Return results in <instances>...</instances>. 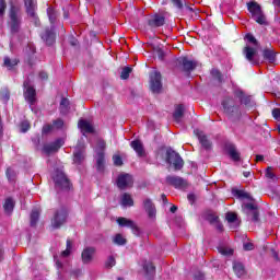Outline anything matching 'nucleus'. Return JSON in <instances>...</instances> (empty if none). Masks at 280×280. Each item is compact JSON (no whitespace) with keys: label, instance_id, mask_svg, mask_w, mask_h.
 Instances as JSON below:
<instances>
[{"label":"nucleus","instance_id":"nucleus-4","mask_svg":"<svg viewBox=\"0 0 280 280\" xmlns=\"http://www.w3.org/2000/svg\"><path fill=\"white\" fill-rule=\"evenodd\" d=\"M52 179L57 189H69L71 187V183L62 170H57L52 174Z\"/></svg>","mask_w":280,"mask_h":280},{"label":"nucleus","instance_id":"nucleus-35","mask_svg":"<svg viewBox=\"0 0 280 280\" xmlns=\"http://www.w3.org/2000/svg\"><path fill=\"white\" fill-rule=\"evenodd\" d=\"M59 109L62 115H67L69 112V101L67 98L61 100Z\"/></svg>","mask_w":280,"mask_h":280},{"label":"nucleus","instance_id":"nucleus-19","mask_svg":"<svg viewBox=\"0 0 280 280\" xmlns=\"http://www.w3.org/2000/svg\"><path fill=\"white\" fill-rule=\"evenodd\" d=\"M117 222L119 226H127L128 229H131L133 233H139V228H137V224L133 223L132 220L126 218H118Z\"/></svg>","mask_w":280,"mask_h":280},{"label":"nucleus","instance_id":"nucleus-55","mask_svg":"<svg viewBox=\"0 0 280 280\" xmlns=\"http://www.w3.org/2000/svg\"><path fill=\"white\" fill-rule=\"evenodd\" d=\"M55 262H56V267L58 270H61L62 268V261H60V258H58V256H54Z\"/></svg>","mask_w":280,"mask_h":280},{"label":"nucleus","instance_id":"nucleus-49","mask_svg":"<svg viewBox=\"0 0 280 280\" xmlns=\"http://www.w3.org/2000/svg\"><path fill=\"white\" fill-rule=\"evenodd\" d=\"M21 128V132H27V130H30V121L24 120L21 122L20 125Z\"/></svg>","mask_w":280,"mask_h":280},{"label":"nucleus","instance_id":"nucleus-10","mask_svg":"<svg viewBox=\"0 0 280 280\" xmlns=\"http://www.w3.org/2000/svg\"><path fill=\"white\" fill-rule=\"evenodd\" d=\"M258 49L259 46H252L250 44L246 45L243 49V54L246 60H248V62H252V65H257V60H255V58L257 56Z\"/></svg>","mask_w":280,"mask_h":280},{"label":"nucleus","instance_id":"nucleus-1","mask_svg":"<svg viewBox=\"0 0 280 280\" xmlns=\"http://www.w3.org/2000/svg\"><path fill=\"white\" fill-rule=\"evenodd\" d=\"M9 27L12 34H16L21 30V9L12 5L9 12Z\"/></svg>","mask_w":280,"mask_h":280},{"label":"nucleus","instance_id":"nucleus-17","mask_svg":"<svg viewBox=\"0 0 280 280\" xmlns=\"http://www.w3.org/2000/svg\"><path fill=\"white\" fill-rule=\"evenodd\" d=\"M93 255H95V247H85L81 255L83 264H91Z\"/></svg>","mask_w":280,"mask_h":280},{"label":"nucleus","instance_id":"nucleus-25","mask_svg":"<svg viewBox=\"0 0 280 280\" xmlns=\"http://www.w3.org/2000/svg\"><path fill=\"white\" fill-rule=\"evenodd\" d=\"M42 38L48 45H54V42L56 40V35L54 34V28L46 30L45 33L42 34Z\"/></svg>","mask_w":280,"mask_h":280},{"label":"nucleus","instance_id":"nucleus-48","mask_svg":"<svg viewBox=\"0 0 280 280\" xmlns=\"http://www.w3.org/2000/svg\"><path fill=\"white\" fill-rule=\"evenodd\" d=\"M54 130V125H44L43 129H42V135H49V132H51Z\"/></svg>","mask_w":280,"mask_h":280},{"label":"nucleus","instance_id":"nucleus-36","mask_svg":"<svg viewBox=\"0 0 280 280\" xmlns=\"http://www.w3.org/2000/svg\"><path fill=\"white\" fill-rule=\"evenodd\" d=\"M245 40H247L246 45H250L252 47H259V43H257V39L255 36H253V34H247L245 36Z\"/></svg>","mask_w":280,"mask_h":280},{"label":"nucleus","instance_id":"nucleus-44","mask_svg":"<svg viewBox=\"0 0 280 280\" xmlns=\"http://www.w3.org/2000/svg\"><path fill=\"white\" fill-rule=\"evenodd\" d=\"M71 248H72V245H71V241H67V248H66V250H63L62 253H61V258H65V257H69V255H71Z\"/></svg>","mask_w":280,"mask_h":280},{"label":"nucleus","instance_id":"nucleus-45","mask_svg":"<svg viewBox=\"0 0 280 280\" xmlns=\"http://www.w3.org/2000/svg\"><path fill=\"white\" fill-rule=\"evenodd\" d=\"M65 126V121L62 119L54 120L52 128L54 130H60Z\"/></svg>","mask_w":280,"mask_h":280},{"label":"nucleus","instance_id":"nucleus-40","mask_svg":"<svg viewBox=\"0 0 280 280\" xmlns=\"http://www.w3.org/2000/svg\"><path fill=\"white\" fill-rule=\"evenodd\" d=\"M130 73H132V68L130 67L124 68L120 74L121 80H128V78H130Z\"/></svg>","mask_w":280,"mask_h":280},{"label":"nucleus","instance_id":"nucleus-42","mask_svg":"<svg viewBox=\"0 0 280 280\" xmlns=\"http://www.w3.org/2000/svg\"><path fill=\"white\" fill-rule=\"evenodd\" d=\"M264 58L265 60H269V62H272L275 60V52L272 50H264Z\"/></svg>","mask_w":280,"mask_h":280},{"label":"nucleus","instance_id":"nucleus-37","mask_svg":"<svg viewBox=\"0 0 280 280\" xmlns=\"http://www.w3.org/2000/svg\"><path fill=\"white\" fill-rule=\"evenodd\" d=\"M84 161V152L82 151H75L73 162L77 163V165H80Z\"/></svg>","mask_w":280,"mask_h":280},{"label":"nucleus","instance_id":"nucleus-3","mask_svg":"<svg viewBox=\"0 0 280 280\" xmlns=\"http://www.w3.org/2000/svg\"><path fill=\"white\" fill-rule=\"evenodd\" d=\"M104 150H106V142L102 139L96 140V168L98 172H104Z\"/></svg>","mask_w":280,"mask_h":280},{"label":"nucleus","instance_id":"nucleus-46","mask_svg":"<svg viewBox=\"0 0 280 280\" xmlns=\"http://www.w3.org/2000/svg\"><path fill=\"white\" fill-rule=\"evenodd\" d=\"M113 161H114V165H116L117 167H121V165H124V161L121 160V156L117 154L113 155Z\"/></svg>","mask_w":280,"mask_h":280},{"label":"nucleus","instance_id":"nucleus-57","mask_svg":"<svg viewBox=\"0 0 280 280\" xmlns=\"http://www.w3.org/2000/svg\"><path fill=\"white\" fill-rule=\"evenodd\" d=\"M243 248L244 250H253V248H255V245L253 243H244Z\"/></svg>","mask_w":280,"mask_h":280},{"label":"nucleus","instance_id":"nucleus-38","mask_svg":"<svg viewBox=\"0 0 280 280\" xmlns=\"http://www.w3.org/2000/svg\"><path fill=\"white\" fill-rule=\"evenodd\" d=\"M47 14L50 23L54 24L56 21V18L58 16V13H56V10L54 8L49 7L47 9Z\"/></svg>","mask_w":280,"mask_h":280},{"label":"nucleus","instance_id":"nucleus-32","mask_svg":"<svg viewBox=\"0 0 280 280\" xmlns=\"http://www.w3.org/2000/svg\"><path fill=\"white\" fill-rule=\"evenodd\" d=\"M142 268L147 272V275H154V271L156 270L154 265H152V262H150V261H144L142 264Z\"/></svg>","mask_w":280,"mask_h":280},{"label":"nucleus","instance_id":"nucleus-53","mask_svg":"<svg viewBox=\"0 0 280 280\" xmlns=\"http://www.w3.org/2000/svg\"><path fill=\"white\" fill-rule=\"evenodd\" d=\"M207 220L210 224H215L218 222V215L215 214H208Z\"/></svg>","mask_w":280,"mask_h":280},{"label":"nucleus","instance_id":"nucleus-61","mask_svg":"<svg viewBox=\"0 0 280 280\" xmlns=\"http://www.w3.org/2000/svg\"><path fill=\"white\" fill-rule=\"evenodd\" d=\"M176 211H178V207L172 206L171 207V213H176Z\"/></svg>","mask_w":280,"mask_h":280},{"label":"nucleus","instance_id":"nucleus-54","mask_svg":"<svg viewBox=\"0 0 280 280\" xmlns=\"http://www.w3.org/2000/svg\"><path fill=\"white\" fill-rule=\"evenodd\" d=\"M113 266H115V258L114 257H109L106 261V267L107 268H113Z\"/></svg>","mask_w":280,"mask_h":280},{"label":"nucleus","instance_id":"nucleus-18","mask_svg":"<svg viewBox=\"0 0 280 280\" xmlns=\"http://www.w3.org/2000/svg\"><path fill=\"white\" fill-rule=\"evenodd\" d=\"M24 4L28 16L36 20V0H24Z\"/></svg>","mask_w":280,"mask_h":280},{"label":"nucleus","instance_id":"nucleus-15","mask_svg":"<svg viewBox=\"0 0 280 280\" xmlns=\"http://www.w3.org/2000/svg\"><path fill=\"white\" fill-rule=\"evenodd\" d=\"M194 133L199 139V143L205 148V150H211V141L207 139V136H205V132L200 131V129H195Z\"/></svg>","mask_w":280,"mask_h":280},{"label":"nucleus","instance_id":"nucleus-22","mask_svg":"<svg viewBox=\"0 0 280 280\" xmlns=\"http://www.w3.org/2000/svg\"><path fill=\"white\" fill-rule=\"evenodd\" d=\"M132 150L138 154V156H144L145 150L143 149V143L140 140H133L130 143Z\"/></svg>","mask_w":280,"mask_h":280},{"label":"nucleus","instance_id":"nucleus-23","mask_svg":"<svg viewBox=\"0 0 280 280\" xmlns=\"http://www.w3.org/2000/svg\"><path fill=\"white\" fill-rule=\"evenodd\" d=\"M222 105H223L224 112L228 115H233L234 113L240 112L238 107L233 105V101H224Z\"/></svg>","mask_w":280,"mask_h":280},{"label":"nucleus","instance_id":"nucleus-51","mask_svg":"<svg viewBox=\"0 0 280 280\" xmlns=\"http://www.w3.org/2000/svg\"><path fill=\"white\" fill-rule=\"evenodd\" d=\"M211 75H212L213 78H217V80H219V82H222V74L220 73V70H218V69H212Z\"/></svg>","mask_w":280,"mask_h":280},{"label":"nucleus","instance_id":"nucleus-43","mask_svg":"<svg viewBox=\"0 0 280 280\" xmlns=\"http://www.w3.org/2000/svg\"><path fill=\"white\" fill-rule=\"evenodd\" d=\"M219 253L221 255H224L225 257H230L231 255H233V249L229 247H219Z\"/></svg>","mask_w":280,"mask_h":280},{"label":"nucleus","instance_id":"nucleus-11","mask_svg":"<svg viewBox=\"0 0 280 280\" xmlns=\"http://www.w3.org/2000/svg\"><path fill=\"white\" fill-rule=\"evenodd\" d=\"M65 222H67V210H57L51 220V226L54 229H60V225L63 224Z\"/></svg>","mask_w":280,"mask_h":280},{"label":"nucleus","instance_id":"nucleus-5","mask_svg":"<svg viewBox=\"0 0 280 280\" xmlns=\"http://www.w3.org/2000/svg\"><path fill=\"white\" fill-rule=\"evenodd\" d=\"M166 163L173 165L174 170H183L185 165L183 158L172 149L166 151Z\"/></svg>","mask_w":280,"mask_h":280},{"label":"nucleus","instance_id":"nucleus-60","mask_svg":"<svg viewBox=\"0 0 280 280\" xmlns=\"http://www.w3.org/2000/svg\"><path fill=\"white\" fill-rule=\"evenodd\" d=\"M39 78L40 80H47L48 75H47V72H39Z\"/></svg>","mask_w":280,"mask_h":280},{"label":"nucleus","instance_id":"nucleus-59","mask_svg":"<svg viewBox=\"0 0 280 280\" xmlns=\"http://www.w3.org/2000/svg\"><path fill=\"white\" fill-rule=\"evenodd\" d=\"M188 200H189L190 205H194V202H195V200H196V195L189 194V195H188Z\"/></svg>","mask_w":280,"mask_h":280},{"label":"nucleus","instance_id":"nucleus-30","mask_svg":"<svg viewBox=\"0 0 280 280\" xmlns=\"http://www.w3.org/2000/svg\"><path fill=\"white\" fill-rule=\"evenodd\" d=\"M19 65V60L16 59H10L9 57H4L3 66L11 71V69H14Z\"/></svg>","mask_w":280,"mask_h":280},{"label":"nucleus","instance_id":"nucleus-63","mask_svg":"<svg viewBox=\"0 0 280 280\" xmlns=\"http://www.w3.org/2000/svg\"><path fill=\"white\" fill-rule=\"evenodd\" d=\"M4 100H5V102H8V100H10V94L9 93L5 94Z\"/></svg>","mask_w":280,"mask_h":280},{"label":"nucleus","instance_id":"nucleus-34","mask_svg":"<svg viewBox=\"0 0 280 280\" xmlns=\"http://www.w3.org/2000/svg\"><path fill=\"white\" fill-rule=\"evenodd\" d=\"M266 178L269 180H272L273 183H277L279 180V177L272 172V167H267L266 173H265Z\"/></svg>","mask_w":280,"mask_h":280},{"label":"nucleus","instance_id":"nucleus-58","mask_svg":"<svg viewBox=\"0 0 280 280\" xmlns=\"http://www.w3.org/2000/svg\"><path fill=\"white\" fill-rule=\"evenodd\" d=\"M172 3L175 5V8H178V10H180L183 8L182 0H172Z\"/></svg>","mask_w":280,"mask_h":280},{"label":"nucleus","instance_id":"nucleus-2","mask_svg":"<svg viewBox=\"0 0 280 280\" xmlns=\"http://www.w3.org/2000/svg\"><path fill=\"white\" fill-rule=\"evenodd\" d=\"M247 9L256 23H259V25H266V15H264L261 7L257 2L247 3Z\"/></svg>","mask_w":280,"mask_h":280},{"label":"nucleus","instance_id":"nucleus-52","mask_svg":"<svg viewBox=\"0 0 280 280\" xmlns=\"http://www.w3.org/2000/svg\"><path fill=\"white\" fill-rule=\"evenodd\" d=\"M15 176H16V173L14 172V170L12 168L7 170V178H9V180H14Z\"/></svg>","mask_w":280,"mask_h":280},{"label":"nucleus","instance_id":"nucleus-6","mask_svg":"<svg viewBox=\"0 0 280 280\" xmlns=\"http://www.w3.org/2000/svg\"><path fill=\"white\" fill-rule=\"evenodd\" d=\"M24 98L30 106H34L36 103V89H34V85H32V81H30V79L24 81Z\"/></svg>","mask_w":280,"mask_h":280},{"label":"nucleus","instance_id":"nucleus-41","mask_svg":"<svg viewBox=\"0 0 280 280\" xmlns=\"http://www.w3.org/2000/svg\"><path fill=\"white\" fill-rule=\"evenodd\" d=\"M113 242L118 246H124V244H126V238H124L121 234H116Z\"/></svg>","mask_w":280,"mask_h":280},{"label":"nucleus","instance_id":"nucleus-21","mask_svg":"<svg viewBox=\"0 0 280 280\" xmlns=\"http://www.w3.org/2000/svg\"><path fill=\"white\" fill-rule=\"evenodd\" d=\"M225 150L232 161H240V151H237L234 144H226Z\"/></svg>","mask_w":280,"mask_h":280},{"label":"nucleus","instance_id":"nucleus-24","mask_svg":"<svg viewBox=\"0 0 280 280\" xmlns=\"http://www.w3.org/2000/svg\"><path fill=\"white\" fill-rule=\"evenodd\" d=\"M166 183H168V185H173V187H176V189H178V188L183 187V185H185V180H183V178L176 177V176L166 177Z\"/></svg>","mask_w":280,"mask_h":280},{"label":"nucleus","instance_id":"nucleus-16","mask_svg":"<svg viewBox=\"0 0 280 280\" xmlns=\"http://www.w3.org/2000/svg\"><path fill=\"white\" fill-rule=\"evenodd\" d=\"M143 207L148 213V217L151 220H154L156 218V208L154 207V203H152V200L145 199L143 201Z\"/></svg>","mask_w":280,"mask_h":280},{"label":"nucleus","instance_id":"nucleus-12","mask_svg":"<svg viewBox=\"0 0 280 280\" xmlns=\"http://www.w3.org/2000/svg\"><path fill=\"white\" fill-rule=\"evenodd\" d=\"M65 145V140L62 138L57 139L55 142L44 145V152L46 154H51L52 152H58Z\"/></svg>","mask_w":280,"mask_h":280},{"label":"nucleus","instance_id":"nucleus-50","mask_svg":"<svg viewBox=\"0 0 280 280\" xmlns=\"http://www.w3.org/2000/svg\"><path fill=\"white\" fill-rule=\"evenodd\" d=\"M5 0H0V19H3V15L5 14Z\"/></svg>","mask_w":280,"mask_h":280},{"label":"nucleus","instance_id":"nucleus-33","mask_svg":"<svg viewBox=\"0 0 280 280\" xmlns=\"http://www.w3.org/2000/svg\"><path fill=\"white\" fill-rule=\"evenodd\" d=\"M225 219L228 220L229 224H235L234 229L237 226V214H235V212H228L225 214Z\"/></svg>","mask_w":280,"mask_h":280},{"label":"nucleus","instance_id":"nucleus-14","mask_svg":"<svg viewBox=\"0 0 280 280\" xmlns=\"http://www.w3.org/2000/svg\"><path fill=\"white\" fill-rule=\"evenodd\" d=\"M78 128L81 130L82 135H92V132H95L93 124L89 120L80 119Z\"/></svg>","mask_w":280,"mask_h":280},{"label":"nucleus","instance_id":"nucleus-8","mask_svg":"<svg viewBox=\"0 0 280 280\" xmlns=\"http://www.w3.org/2000/svg\"><path fill=\"white\" fill-rule=\"evenodd\" d=\"M243 210L248 220L252 222H259V210H257V206H255V203H244Z\"/></svg>","mask_w":280,"mask_h":280},{"label":"nucleus","instance_id":"nucleus-9","mask_svg":"<svg viewBox=\"0 0 280 280\" xmlns=\"http://www.w3.org/2000/svg\"><path fill=\"white\" fill-rule=\"evenodd\" d=\"M133 183L132 175L126 173L118 175L116 180V185L119 189H128L132 187Z\"/></svg>","mask_w":280,"mask_h":280},{"label":"nucleus","instance_id":"nucleus-27","mask_svg":"<svg viewBox=\"0 0 280 280\" xmlns=\"http://www.w3.org/2000/svg\"><path fill=\"white\" fill-rule=\"evenodd\" d=\"M120 205H121V207H133L135 200H132V196H130V194L125 192L121 196Z\"/></svg>","mask_w":280,"mask_h":280},{"label":"nucleus","instance_id":"nucleus-47","mask_svg":"<svg viewBox=\"0 0 280 280\" xmlns=\"http://www.w3.org/2000/svg\"><path fill=\"white\" fill-rule=\"evenodd\" d=\"M235 196H237V198H247L248 200H250V194L243 190H236Z\"/></svg>","mask_w":280,"mask_h":280},{"label":"nucleus","instance_id":"nucleus-64","mask_svg":"<svg viewBox=\"0 0 280 280\" xmlns=\"http://www.w3.org/2000/svg\"><path fill=\"white\" fill-rule=\"evenodd\" d=\"M31 51L32 54H34V51H36V48H34V46H31Z\"/></svg>","mask_w":280,"mask_h":280},{"label":"nucleus","instance_id":"nucleus-39","mask_svg":"<svg viewBox=\"0 0 280 280\" xmlns=\"http://www.w3.org/2000/svg\"><path fill=\"white\" fill-rule=\"evenodd\" d=\"M237 96L240 97L241 104H245V106H248V103L250 102V96H245L244 92L238 91Z\"/></svg>","mask_w":280,"mask_h":280},{"label":"nucleus","instance_id":"nucleus-7","mask_svg":"<svg viewBox=\"0 0 280 280\" xmlns=\"http://www.w3.org/2000/svg\"><path fill=\"white\" fill-rule=\"evenodd\" d=\"M150 89L152 93H161V89H163V83L161 82V72L158 70H153L150 73Z\"/></svg>","mask_w":280,"mask_h":280},{"label":"nucleus","instance_id":"nucleus-20","mask_svg":"<svg viewBox=\"0 0 280 280\" xmlns=\"http://www.w3.org/2000/svg\"><path fill=\"white\" fill-rule=\"evenodd\" d=\"M180 65H183L185 71H194L198 67V62L189 60L187 57L179 59Z\"/></svg>","mask_w":280,"mask_h":280},{"label":"nucleus","instance_id":"nucleus-26","mask_svg":"<svg viewBox=\"0 0 280 280\" xmlns=\"http://www.w3.org/2000/svg\"><path fill=\"white\" fill-rule=\"evenodd\" d=\"M184 114H185V106H183V105H177V106L175 107V112H174V114H173L174 120H175L177 124H180Z\"/></svg>","mask_w":280,"mask_h":280},{"label":"nucleus","instance_id":"nucleus-31","mask_svg":"<svg viewBox=\"0 0 280 280\" xmlns=\"http://www.w3.org/2000/svg\"><path fill=\"white\" fill-rule=\"evenodd\" d=\"M4 211L5 213H10L11 211H14V199L12 198H7L5 201H4Z\"/></svg>","mask_w":280,"mask_h":280},{"label":"nucleus","instance_id":"nucleus-29","mask_svg":"<svg viewBox=\"0 0 280 280\" xmlns=\"http://www.w3.org/2000/svg\"><path fill=\"white\" fill-rule=\"evenodd\" d=\"M38 218H40V209L34 208L31 213V226H36Z\"/></svg>","mask_w":280,"mask_h":280},{"label":"nucleus","instance_id":"nucleus-62","mask_svg":"<svg viewBox=\"0 0 280 280\" xmlns=\"http://www.w3.org/2000/svg\"><path fill=\"white\" fill-rule=\"evenodd\" d=\"M256 161H257V162L264 161V155H257V156H256Z\"/></svg>","mask_w":280,"mask_h":280},{"label":"nucleus","instance_id":"nucleus-13","mask_svg":"<svg viewBox=\"0 0 280 280\" xmlns=\"http://www.w3.org/2000/svg\"><path fill=\"white\" fill-rule=\"evenodd\" d=\"M148 25L150 27H163L165 25V16L159 13L151 15L148 20Z\"/></svg>","mask_w":280,"mask_h":280},{"label":"nucleus","instance_id":"nucleus-28","mask_svg":"<svg viewBox=\"0 0 280 280\" xmlns=\"http://www.w3.org/2000/svg\"><path fill=\"white\" fill-rule=\"evenodd\" d=\"M233 270L238 278L246 275V270L244 269V265H242V262H234Z\"/></svg>","mask_w":280,"mask_h":280},{"label":"nucleus","instance_id":"nucleus-56","mask_svg":"<svg viewBox=\"0 0 280 280\" xmlns=\"http://www.w3.org/2000/svg\"><path fill=\"white\" fill-rule=\"evenodd\" d=\"M272 116L277 119V121H280V108L273 109Z\"/></svg>","mask_w":280,"mask_h":280}]
</instances>
